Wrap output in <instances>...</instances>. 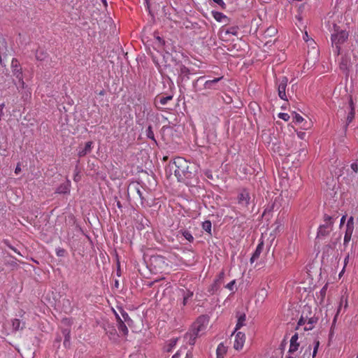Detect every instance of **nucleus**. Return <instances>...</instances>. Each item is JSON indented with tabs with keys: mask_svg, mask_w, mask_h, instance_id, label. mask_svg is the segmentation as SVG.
<instances>
[{
	"mask_svg": "<svg viewBox=\"0 0 358 358\" xmlns=\"http://www.w3.org/2000/svg\"><path fill=\"white\" fill-rule=\"evenodd\" d=\"M168 169L174 171V175L179 182H184L185 179L192 178L196 173V166L182 157H176L170 163Z\"/></svg>",
	"mask_w": 358,
	"mask_h": 358,
	"instance_id": "1",
	"label": "nucleus"
},
{
	"mask_svg": "<svg viewBox=\"0 0 358 358\" xmlns=\"http://www.w3.org/2000/svg\"><path fill=\"white\" fill-rule=\"evenodd\" d=\"M208 323L209 319L206 315H201L196 319L193 323L190 331L185 336L189 345H194L196 338L205 333Z\"/></svg>",
	"mask_w": 358,
	"mask_h": 358,
	"instance_id": "2",
	"label": "nucleus"
},
{
	"mask_svg": "<svg viewBox=\"0 0 358 358\" xmlns=\"http://www.w3.org/2000/svg\"><path fill=\"white\" fill-rule=\"evenodd\" d=\"M335 32L331 34V40L334 54L339 55L341 53V45L343 44L348 38V33L346 31L339 29L334 25Z\"/></svg>",
	"mask_w": 358,
	"mask_h": 358,
	"instance_id": "3",
	"label": "nucleus"
},
{
	"mask_svg": "<svg viewBox=\"0 0 358 358\" xmlns=\"http://www.w3.org/2000/svg\"><path fill=\"white\" fill-rule=\"evenodd\" d=\"M336 218L337 217L334 218L333 217L325 214L324 215V224H321L318 228L317 236H324L328 235L331 231Z\"/></svg>",
	"mask_w": 358,
	"mask_h": 358,
	"instance_id": "4",
	"label": "nucleus"
},
{
	"mask_svg": "<svg viewBox=\"0 0 358 358\" xmlns=\"http://www.w3.org/2000/svg\"><path fill=\"white\" fill-rule=\"evenodd\" d=\"M150 264L156 272H163L169 267L167 259L161 255H154L150 258Z\"/></svg>",
	"mask_w": 358,
	"mask_h": 358,
	"instance_id": "5",
	"label": "nucleus"
},
{
	"mask_svg": "<svg viewBox=\"0 0 358 358\" xmlns=\"http://www.w3.org/2000/svg\"><path fill=\"white\" fill-rule=\"evenodd\" d=\"M11 69L13 76L18 80L20 87L22 89L25 88L26 85L23 80L22 69L20 66V62L15 58L12 59Z\"/></svg>",
	"mask_w": 358,
	"mask_h": 358,
	"instance_id": "6",
	"label": "nucleus"
},
{
	"mask_svg": "<svg viewBox=\"0 0 358 358\" xmlns=\"http://www.w3.org/2000/svg\"><path fill=\"white\" fill-rule=\"evenodd\" d=\"M316 322L317 319L315 317H308V315L304 316V313H303L298 322L296 329H299L301 327H303L304 331L311 330Z\"/></svg>",
	"mask_w": 358,
	"mask_h": 358,
	"instance_id": "7",
	"label": "nucleus"
},
{
	"mask_svg": "<svg viewBox=\"0 0 358 358\" xmlns=\"http://www.w3.org/2000/svg\"><path fill=\"white\" fill-rule=\"evenodd\" d=\"M288 79L286 76H281L275 80V85L278 87V92L279 97L282 100H287L286 95V87L287 85Z\"/></svg>",
	"mask_w": 358,
	"mask_h": 358,
	"instance_id": "8",
	"label": "nucleus"
},
{
	"mask_svg": "<svg viewBox=\"0 0 358 358\" xmlns=\"http://www.w3.org/2000/svg\"><path fill=\"white\" fill-rule=\"evenodd\" d=\"M237 201L243 209H248L250 202V195L248 189H242L238 194Z\"/></svg>",
	"mask_w": 358,
	"mask_h": 358,
	"instance_id": "9",
	"label": "nucleus"
},
{
	"mask_svg": "<svg viewBox=\"0 0 358 358\" xmlns=\"http://www.w3.org/2000/svg\"><path fill=\"white\" fill-rule=\"evenodd\" d=\"M245 341V335L244 333L241 331L238 332L234 338V349L239 350H241L244 345Z\"/></svg>",
	"mask_w": 358,
	"mask_h": 358,
	"instance_id": "10",
	"label": "nucleus"
},
{
	"mask_svg": "<svg viewBox=\"0 0 358 358\" xmlns=\"http://www.w3.org/2000/svg\"><path fill=\"white\" fill-rule=\"evenodd\" d=\"M299 335L295 333L290 339V345L289 348V353H294L296 352L299 347V343L298 342Z\"/></svg>",
	"mask_w": 358,
	"mask_h": 358,
	"instance_id": "11",
	"label": "nucleus"
},
{
	"mask_svg": "<svg viewBox=\"0 0 358 358\" xmlns=\"http://www.w3.org/2000/svg\"><path fill=\"white\" fill-rule=\"evenodd\" d=\"M116 319L117 322V329L123 335L126 336L128 334L129 330L124 324V322L121 319V317L116 314Z\"/></svg>",
	"mask_w": 358,
	"mask_h": 358,
	"instance_id": "12",
	"label": "nucleus"
},
{
	"mask_svg": "<svg viewBox=\"0 0 358 358\" xmlns=\"http://www.w3.org/2000/svg\"><path fill=\"white\" fill-rule=\"evenodd\" d=\"M264 249V243L263 241L260 242L255 252H253L251 258H250V263H254L259 257H260L261 253L262 252Z\"/></svg>",
	"mask_w": 358,
	"mask_h": 358,
	"instance_id": "13",
	"label": "nucleus"
},
{
	"mask_svg": "<svg viewBox=\"0 0 358 358\" xmlns=\"http://www.w3.org/2000/svg\"><path fill=\"white\" fill-rule=\"evenodd\" d=\"M236 317L237 323L236 324L235 331H237L238 329L245 326L246 322V315L243 313H237Z\"/></svg>",
	"mask_w": 358,
	"mask_h": 358,
	"instance_id": "14",
	"label": "nucleus"
},
{
	"mask_svg": "<svg viewBox=\"0 0 358 358\" xmlns=\"http://www.w3.org/2000/svg\"><path fill=\"white\" fill-rule=\"evenodd\" d=\"M222 76L214 78L213 80H209L205 82L203 85L204 89H213L215 90V85L222 79Z\"/></svg>",
	"mask_w": 358,
	"mask_h": 358,
	"instance_id": "15",
	"label": "nucleus"
},
{
	"mask_svg": "<svg viewBox=\"0 0 358 358\" xmlns=\"http://www.w3.org/2000/svg\"><path fill=\"white\" fill-rule=\"evenodd\" d=\"M180 235L183 236L189 243H192L194 241V240L192 234L188 230L181 229V230L178 231V234H177V237H179Z\"/></svg>",
	"mask_w": 358,
	"mask_h": 358,
	"instance_id": "16",
	"label": "nucleus"
},
{
	"mask_svg": "<svg viewBox=\"0 0 358 358\" xmlns=\"http://www.w3.org/2000/svg\"><path fill=\"white\" fill-rule=\"evenodd\" d=\"M70 185L69 182L68 181L66 183L61 184L56 189L55 192L57 194H68L70 192Z\"/></svg>",
	"mask_w": 358,
	"mask_h": 358,
	"instance_id": "17",
	"label": "nucleus"
},
{
	"mask_svg": "<svg viewBox=\"0 0 358 358\" xmlns=\"http://www.w3.org/2000/svg\"><path fill=\"white\" fill-rule=\"evenodd\" d=\"M227 351V347L223 343H220L216 350L217 358H224Z\"/></svg>",
	"mask_w": 358,
	"mask_h": 358,
	"instance_id": "18",
	"label": "nucleus"
},
{
	"mask_svg": "<svg viewBox=\"0 0 358 358\" xmlns=\"http://www.w3.org/2000/svg\"><path fill=\"white\" fill-rule=\"evenodd\" d=\"M92 147V141L87 142L85 143V148L79 150L78 154V156L80 157H81L86 155L87 153H89L91 151Z\"/></svg>",
	"mask_w": 358,
	"mask_h": 358,
	"instance_id": "19",
	"label": "nucleus"
},
{
	"mask_svg": "<svg viewBox=\"0 0 358 358\" xmlns=\"http://www.w3.org/2000/svg\"><path fill=\"white\" fill-rule=\"evenodd\" d=\"M239 28L236 26L229 27L227 29H223L222 31L225 32V34H231L233 36H238Z\"/></svg>",
	"mask_w": 358,
	"mask_h": 358,
	"instance_id": "20",
	"label": "nucleus"
},
{
	"mask_svg": "<svg viewBox=\"0 0 358 358\" xmlns=\"http://www.w3.org/2000/svg\"><path fill=\"white\" fill-rule=\"evenodd\" d=\"M353 231L354 229L346 228L343 239V244L345 245L348 244V243L350 241Z\"/></svg>",
	"mask_w": 358,
	"mask_h": 358,
	"instance_id": "21",
	"label": "nucleus"
},
{
	"mask_svg": "<svg viewBox=\"0 0 358 358\" xmlns=\"http://www.w3.org/2000/svg\"><path fill=\"white\" fill-rule=\"evenodd\" d=\"M345 301V308H347L348 307V299L347 298H345L343 296L341 298V302H340V305L338 306V310H337V313H336V315H335L334 318V320H333V324H332V326L334 325L336 322V320H337V316L339 314L340 311H341V306H342V303L343 302Z\"/></svg>",
	"mask_w": 358,
	"mask_h": 358,
	"instance_id": "22",
	"label": "nucleus"
},
{
	"mask_svg": "<svg viewBox=\"0 0 358 358\" xmlns=\"http://www.w3.org/2000/svg\"><path fill=\"white\" fill-rule=\"evenodd\" d=\"M177 341L178 338H171L165 347V350L168 352H171L172 349L176 347Z\"/></svg>",
	"mask_w": 358,
	"mask_h": 358,
	"instance_id": "23",
	"label": "nucleus"
},
{
	"mask_svg": "<svg viewBox=\"0 0 358 358\" xmlns=\"http://www.w3.org/2000/svg\"><path fill=\"white\" fill-rule=\"evenodd\" d=\"M211 222L209 220H206L202 223V229L209 234H211Z\"/></svg>",
	"mask_w": 358,
	"mask_h": 358,
	"instance_id": "24",
	"label": "nucleus"
},
{
	"mask_svg": "<svg viewBox=\"0 0 358 358\" xmlns=\"http://www.w3.org/2000/svg\"><path fill=\"white\" fill-rule=\"evenodd\" d=\"M213 16L217 22H222L224 19H227V16L220 12H213Z\"/></svg>",
	"mask_w": 358,
	"mask_h": 358,
	"instance_id": "25",
	"label": "nucleus"
},
{
	"mask_svg": "<svg viewBox=\"0 0 358 358\" xmlns=\"http://www.w3.org/2000/svg\"><path fill=\"white\" fill-rule=\"evenodd\" d=\"M192 296H193V292L189 290H187V292H184L182 305L185 306L188 303V300L190 298H192Z\"/></svg>",
	"mask_w": 358,
	"mask_h": 358,
	"instance_id": "26",
	"label": "nucleus"
},
{
	"mask_svg": "<svg viewBox=\"0 0 358 358\" xmlns=\"http://www.w3.org/2000/svg\"><path fill=\"white\" fill-rule=\"evenodd\" d=\"M146 136L148 138L152 140L155 143H157V141L155 138L154 132L152 131V126H149L146 130Z\"/></svg>",
	"mask_w": 358,
	"mask_h": 358,
	"instance_id": "27",
	"label": "nucleus"
},
{
	"mask_svg": "<svg viewBox=\"0 0 358 358\" xmlns=\"http://www.w3.org/2000/svg\"><path fill=\"white\" fill-rule=\"evenodd\" d=\"M12 326L13 329L19 330L23 329V327H21V322L19 319H15L13 320Z\"/></svg>",
	"mask_w": 358,
	"mask_h": 358,
	"instance_id": "28",
	"label": "nucleus"
},
{
	"mask_svg": "<svg viewBox=\"0 0 358 358\" xmlns=\"http://www.w3.org/2000/svg\"><path fill=\"white\" fill-rule=\"evenodd\" d=\"M319 346H320V341L317 340H315L313 343V355H312L313 358H314L316 356Z\"/></svg>",
	"mask_w": 358,
	"mask_h": 358,
	"instance_id": "29",
	"label": "nucleus"
},
{
	"mask_svg": "<svg viewBox=\"0 0 358 358\" xmlns=\"http://www.w3.org/2000/svg\"><path fill=\"white\" fill-rule=\"evenodd\" d=\"M46 57V53L43 51H37L36 54V58L37 60L42 61Z\"/></svg>",
	"mask_w": 358,
	"mask_h": 358,
	"instance_id": "30",
	"label": "nucleus"
},
{
	"mask_svg": "<svg viewBox=\"0 0 358 358\" xmlns=\"http://www.w3.org/2000/svg\"><path fill=\"white\" fill-rule=\"evenodd\" d=\"M55 252L57 257H64L66 251L64 248H56Z\"/></svg>",
	"mask_w": 358,
	"mask_h": 358,
	"instance_id": "31",
	"label": "nucleus"
},
{
	"mask_svg": "<svg viewBox=\"0 0 358 358\" xmlns=\"http://www.w3.org/2000/svg\"><path fill=\"white\" fill-rule=\"evenodd\" d=\"M172 98V96H163L160 98L159 102L162 105H165L168 103L169 101L171 100Z\"/></svg>",
	"mask_w": 358,
	"mask_h": 358,
	"instance_id": "32",
	"label": "nucleus"
},
{
	"mask_svg": "<svg viewBox=\"0 0 358 358\" xmlns=\"http://www.w3.org/2000/svg\"><path fill=\"white\" fill-rule=\"evenodd\" d=\"M121 315H122V318L124 320L123 321L124 322L129 323V322L131 321V319H130L128 313L126 311L122 310H121Z\"/></svg>",
	"mask_w": 358,
	"mask_h": 358,
	"instance_id": "33",
	"label": "nucleus"
},
{
	"mask_svg": "<svg viewBox=\"0 0 358 358\" xmlns=\"http://www.w3.org/2000/svg\"><path fill=\"white\" fill-rule=\"evenodd\" d=\"M355 111L350 110L347 117V122L348 124L350 123L355 117Z\"/></svg>",
	"mask_w": 358,
	"mask_h": 358,
	"instance_id": "34",
	"label": "nucleus"
},
{
	"mask_svg": "<svg viewBox=\"0 0 358 358\" xmlns=\"http://www.w3.org/2000/svg\"><path fill=\"white\" fill-rule=\"evenodd\" d=\"M278 117L285 120V121H288L289 120V114L287 113H280L278 114Z\"/></svg>",
	"mask_w": 358,
	"mask_h": 358,
	"instance_id": "35",
	"label": "nucleus"
},
{
	"mask_svg": "<svg viewBox=\"0 0 358 358\" xmlns=\"http://www.w3.org/2000/svg\"><path fill=\"white\" fill-rule=\"evenodd\" d=\"M346 228L354 229V218L350 217L347 222Z\"/></svg>",
	"mask_w": 358,
	"mask_h": 358,
	"instance_id": "36",
	"label": "nucleus"
},
{
	"mask_svg": "<svg viewBox=\"0 0 358 358\" xmlns=\"http://www.w3.org/2000/svg\"><path fill=\"white\" fill-rule=\"evenodd\" d=\"M184 354L185 350L180 349L172 357V358H181V356L183 355Z\"/></svg>",
	"mask_w": 358,
	"mask_h": 358,
	"instance_id": "37",
	"label": "nucleus"
},
{
	"mask_svg": "<svg viewBox=\"0 0 358 358\" xmlns=\"http://www.w3.org/2000/svg\"><path fill=\"white\" fill-rule=\"evenodd\" d=\"M63 334L65 335V338H64V344L65 345V343L68 341H69V339H70V331H67L66 329L64 330L63 331Z\"/></svg>",
	"mask_w": 358,
	"mask_h": 358,
	"instance_id": "38",
	"label": "nucleus"
},
{
	"mask_svg": "<svg viewBox=\"0 0 358 358\" xmlns=\"http://www.w3.org/2000/svg\"><path fill=\"white\" fill-rule=\"evenodd\" d=\"M236 284V280H231L230 282H229L227 285H226V288H227L228 289H229L230 291H233L234 290V285Z\"/></svg>",
	"mask_w": 358,
	"mask_h": 358,
	"instance_id": "39",
	"label": "nucleus"
},
{
	"mask_svg": "<svg viewBox=\"0 0 358 358\" xmlns=\"http://www.w3.org/2000/svg\"><path fill=\"white\" fill-rule=\"evenodd\" d=\"M294 118L295 122L297 123H301L303 120V118L302 117V116H301L299 114H297V113L295 114Z\"/></svg>",
	"mask_w": 358,
	"mask_h": 358,
	"instance_id": "40",
	"label": "nucleus"
},
{
	"mask_svg": "<svg viewBox=\"0 0 358 358\" xmlns=\"http://www.w3.org/2000/svg\"><path fill=\"white\" fill-rule=\"evenodd\" d=\"M352 170L355 172V173H357L358 172V163L357 162H354L351 164L350 166Z\"/></svg>",
	"mask_w": 358,
	"mask_h": 358,
	"instance_id": "41",
	"label": "nucleus"
},
{
	"mask_svg": "<svg viewBox=\"0 0 358 358\" xmlns=\"http://www.w3.org/2000/svg\"><path fill=\"white\" fill-rule=\"evenodd\" d=\"M347 64H348L347 60L343 59V61L340 64V68L341 69L345 70L347 69Z\"/></svg>",
	"mask_w": 358,
	"mask_h": 358,
	"instance_id": "42",
	"label": "nucleus"
},
{
	"mask_svg": "<svg viewBox=\"0 0 358 358\" xmlns=\"http://www.w3.org/2000/svg\"><path fill=\"white\" fill-rule=\"evenodd\" d=\"M62 322L64 324L71 325L72 324L73 321L70 318H64V319H63Z\"/></svg>",
	"mask_w": 358,
	"mask_h": 358,
	"instance_id": "43",
	"label": "nucleus"
},
{
	"mask_svg": "<svg viewBox=\"0 0 358 358\" xmlns=\"http://www.w3.org/2000/svg\"><path fill=\"white\" fill-rule=\"evenodd\" d=\"M213 1L220 5L223 8L225 7V3L223 0H213Z\"/></svg>",
	"mask_w": 358,
	"mask_h": 358,
	"instance_id": "44",
	"label": "nucleus"
},
{
	"mask_svg": "<svg viewBox=\"0 0 358 358\" xmlns=\"http://www.w3.org/2000/svg\"><path fill=\"white\" fill-rule=\"evenodd\" d=\"M349 105H350V110H355L354 103H353L352 98L351 96L350 97Z\"/></svg>",
	"mask_w": 358,
	"mask_h": 358,
	"instance_id": "45",
	"label": "nucleus"
},
{
	"mask_svg": "<svg viewBox=\"0 0 358 358\" xmlns=\"http://www.w3.org/2000/svg\"><path fill=\"white\" fill-rule=\"evenodd\" d=\"M5 104L3 103L0 104V120H1V117L3 115V110Z\"/></svg>",
	"mask_w": 358,
	"mask_h": 358,
	"instance_id": "46",
	"label": "nucleus"
},
{
	"mask_svg": "<svg viewBox=\"0 0 358 358\" xmlns=\"http://www.w3.org/2000/svg\"><path fill=\"white\" fill-rule=\"evenodd\" d=\"M180 72H181L182 73H187L189 72V69H188L187 67H185V66H182L180 68Z\"/></svg>",
	"mask_w": 358,
	"mask_h": 358,
	"instance_id": "47",
	"label": "nucleus"
},
{
	"mask_svg": "<svg viewBox=\"0 0 358 358\" xmlns=\"http://www.w3.org/2000/svg\"><path fill=\"white\" fill-rule=\"evenodd\" d=\"M21 172V167H20V165L18 164L17 165V166L15 167V174H19Z\"/></svg>",
	"mask_w": 358,
	"mask_h": 358,
	"instance_id": "48",
	"label": "nucleus"
},
{
	"mask_svg": "<svg viewBox=\"0 0 358 358\" xmlns=\"http://www.w3.org/2000/svg\"><path fill=\"white\" fill-rule=\"evenodd\" d=\"M185 358H193L192 353L191 352H189V351L185 352Z\"/></svg>",
	"mask_w": 358,
	"mask_h": 358,
	"instance_id": "49",
	"label": "nucleus"
},
{
	"mask_svg": "<svg viewBox=\"0 0 358 358\" xmlns=\"http://www.w3.org/2000/svg\"><path fill=\"white\" fill-rule=\"evenodd\" d=\"M345 219H346V215H343L341 219V223H340V225L342 226L345 222Z\"/></svg>",
	"mask_w": 358,
	"mask_h": 358,
	"instance_id": "50",
	"label": "nucleus"
},
{
	"mask_svg": "<svg viewBox=\"0 0 358 358\" xmlns=\"http://www.w3.org/2000/svg\"><path fill=\"white\" fill-rule=\"evenodd\" d=\"M310 351H311V346L309 345L308 347V348L306 350V351H305V352L303 354V356H305L306 354H309L310 355Z\"/></svg>",
	"mask_w": 358,
	"mask_h": 358,
	"instance_id": "51",
	"label": "nucleus"
},
{
	"mask_svg": "<svg viewBox=\"0 0 358 358\" xmlns=\"http://www.w3.org/2000/svg\"><path fill=\"white\" fill-rule=\"evenodd\" d=\"M349 259H350V257H349V255H348L345 257V259H344V264H345V266H346V265H347V264L348 263Z\"/></svg>",
	"mask_w": 358,
	"mask_h": 358,
	"instance_id": "52",
	"label": "nucleus"
},
{
	"mask_svg": "<svg viewBox=\"0 0 358 358\" xmlns=\"http://www.w3.org/2000/svg\"><path fill=\"white\" fill-rule=\"evenodd\" d=\"M11 249H12L15 252H16V253H17V254H19V255H20V252H17V250H16L15 248H13V247H12V248H11Z\"/></svg>",
	"mask_w": 358,
	"mask_h": 358,
	"instance_id": "53",
	"label": "nucleus"
},
{
	"mask_svg": "<svg viewBox=\"0 0 358 358\" xmlns=\"http://www.w3.org/2000/svg\"><path fill=\"white\" fill-rule=\"evenodd\" d=\"M137 193L140 196H141V192L139 189H137Z\"/></svg>",
	"mask_w": 358,
	"mask_h": 358,
	"instance_id": "54",
	"label": "nucleus"
},
{
	"mask_svg": "<svg viewBox=\"0 0 358 358\" xmlns=\"http://www.w3.org/2000/svg\"><path fill=\"white\" fill-rule=\"evenodd\" d=\"M325 291H326V287H324L322 290H321V292H324L325 293Z\"/></svg>",
	"mask_w": 358,
	"mask_h": 358,
	"instance_id": "55",
	"label": "nucleus"
},
{
	"mask_svg": "<svg viewBox=\"0 0 358 358\" xmlns=\"http://www.w3.org/2000/svg\"><path fill=\"white\" fill-rule=\"evenodd\" d=\"M308 37V34H307V33H306L305 36L303 37V38H304L305 40H306V38H307Z\"/></svg>",
	"mask_w": 358,
	"mask_h": 358,
	"instance_id": "56",
	"label": "nucleus"
},
{
	"mask_svg": "<svg viewBox=\"0 0 358 358\" xmlns=\"http://www.w3.org/2000/svg\"><path fill=\"white\" fill-rule=\"evenodd\" d=\"M203 76H200V77L197 79V81H199V80L203 79Z\"/></svg>",
	"mask_w": 358,
	"mask_h": 358,
	"instance_id": "57",
	"label": "nucleus"
},
{
	"mask_svg": "<svg viewBox=\"0 0 358 358\" xmlns=\"http://www.w3.org/2000/svg\"><path fill=\"white\" fill-rule=\"evenodd\" d=\"M343 270H344V268H343ZM343 273V272H341V273H339V275H341V273Z\"/></svg>",
	"mask_w": 358,
	"mask_h": 358,
	"instance_id": "58",
	"label": "nucleus"
},
{
	"mask_svg": "<svg viewBox=\"0 0 358 358\" xmlns=\"http://www.w3.org/2000/svg\"><path fill=\"white\" fill-rule=\"evenodd\" d=\"M288 358H294V357H288Z\"/></svg>",
	"mask_w": 358,
	"mask_h": 358,
	"instance_id": "59",
	"label": "nucleus"
}]
</instances>
